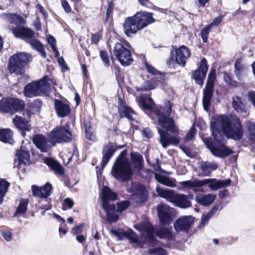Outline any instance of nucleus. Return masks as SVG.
<instances>
[{
    "mask_svg": "<svg viewBox=\"0 0 255 255\" xmlns=\"http://www.w3.org/2000/svg\"><path fill=\"white\" fill-rule=\"evenodd\" d=\"M190 51L186 46H181L179 48L175 50V61L182 67L185 66L186 60L188 58L190 57Z\"/></svg>",
    "mask_w": 255,
    "mask_h": 255,
    "instance_id": "nucleus-21",
    "label": "nucleus"
},
{
    "mask_svg": "<svg viewBox=\"0 0 255 255\" xmlns=\"http://www.w3.org/2000/svg\"><path fill=\"white\" fill-rule=\"evenodd\" d=\"M138 106L143 111H151L158 117L156 123L157 129L159 134V142L164 148L169 144L177 145L180 141L178 135L179 129L172 118L170 117L173 104L169 101H165L163 106L152 108L154 104L149 95H143L138 100Z\"/></svg>",
    "mask_w": 255,
    "mask_h": 255,
    "instance_id": "nucleus-1",
    "label": "nucleus"
},
{
    "mask_svg": "<svg viewBox=\"0 0 255 255\" xmlns=\"http://www.w3.org/2000/svg\"><path fill=\"white\" fill-rule=\"evenodd\" d=\"M208 69V65L207 61L204 58L201 60L200 65L198 68L192 73V78L197 84L200 86L203 85Z\"/></svg>",
    "mask_w": 255,
    "mask_h": 255,
    "instance_id": "nucleus-15",
    "label": "nucleus"
},
{
    "mask_svg": "<svg viewBox=\"0 0 255 255\" xmlns=\"http://www.w3.org/2000/svg\"><path fill=\"white\" fill-rule=\"evenodd\" d=\"M72 134L68 128L63 126L57 127L49 134L50 140L56 143H66L71 141Z\"/></svg>",
    "mask_w": 255,
    "mask_h": 255,
    "instance_id": "nucleus-13",
    "label": "nucleus"
},
{
    "mask_svg": "<svg viewBox=\"0 0 255 255\" xmlns=\"http://www.w3.org/2000/svg\"><path fill=\"white\" fill-rule=\"evenodd\" d=\"M166 252L161 248H155L149 249L144 255H166Z\"/></svg>",
    "mask_w": 255,
    "mask_h": 255,
    "instance_id": "nucleus-43",
    "label": "nucleus"
},
{
    "mask_svg": "<svg viewBox=\"0 0 255 255\" xmlns=\"http://www.w3.org/2000/svg\"><path fill=\"white\" fill-rule=\"evenodd\" d=\"M196 129L195 128L192 127L190 128V130L187 133L185 137V140L189 141L192 140L195 134Z\"/></svg>",
    "mask_w": 255,
    "mask_h": 255,
    "instance_id": "nucleus-53",
    "label": "nucleus"
},
{
    "mask_svg": "<svg viewBox=\"0 0 255 255\" xmlns=\"http://www.w3.org/2000/svg\"><path fill=\"white\" fill-rule=\"evenodd\" d=\"M130 205L129 202L128 201H124L117 204L116 206V211L121 213L123 211L126 210Z\"/></svg>",
    "mask_w": 255,
    "mask_h": 255,
    "instance_id": "nucleus-50",
    "label": "nucleus"
},
{
    "mask_svg": "<svg viewBox=\"0 0 255 255\" xmlns=\"http://www.w3.org/2000/svg\"><path fill=\"white\" fill-rule=\"evenodd\" d=\"M139 2L147 8H153L154 5L149 0H138Z\"/></svg>",
    "mask_w": 255,
    "mask_h": 255,
    "instance_id": "nucleus-60",
    "label": "nucleus"
},
{
    "mask_svg": "<svg viewBox=\"0 0 255 255\" xmlns=\"http://www.w3.org/2000/svg\"><path fill=\"white\" fill-rule=\"evenodd\" d=\"M83 224L76 225L71 229V233L73 235L80 234L83 230Z\"/></svg>",
    "mask_w": 255,
    "mask_h": 255,
    "instance_id": "nucleus-57",
    "label": "nucleus"
},
{
    "mask_svg": "<svg viewBox=\"0 0 255 255\" xmlns=\"http://www.w3.org/2000/svg\"><path fill=\"white\" fill-rule=\"evenodd\" d=\"M54 108L58 117L60 118H65L69 116L71 111L69 102L58 99L54 101Z\"/></svg>",
    "mask_w": 255,
    "mask_h": 255,
    "instance_id": "nucleus-20",
    "label": "nucleus"
},
{
    "mask_svg": "<svg viewBox=\"0 0 255 255\" xmlns=\"http://www.w3.org/2000/svg\"><path fill=\"white\" fill-rule=\"evenodd\" d=\"M0 234L3 239L6 241H10L11 240V233L8 231L1 230Z\"/></svg>",
    "mask_w": 255,
    "mask_h": 255,
    "instance_id": "nucleus-59",
    "label": "nucleus"
},
{
    "mask_svg": "<svg viewBox=\"0 0 255 255\" xmlns=\"http://www.w3.org/2000/svg\"><path fill=\"white\" fill-rule=\"evenodd\" d=\"M142 133L144 137L148 138H151L153 135L150 129L148 128L143 129Z\"/></svg>",
    "mask_w": 255,
    "mask_h": 255,
    "instance_id": "nucleus-62",
    "label": "nucleus"
},
{
    "mask_svg": "<svg viewBox=\"0 0 255 255\" xmlns=\"http://www.w3.org/2000/svg\"><path fill=\"white\" fill-rule=\"evenodd\" d=\"M103 209L106 212L107 220L109 222L114 223L119 219V215L116 214V206L115 205L103 207Z\"/></svg>",
    "mask_w": 255,
    "mask_h": 255,
    "instance_id": "nucleus-28",
    "label": "nucleus"
},
{
    "mask_svg": "<svg viewBox=\"0 0 255 255\" xmlns=\"http://www.w3.org/2000/svg\"><path fill=\"white\" fill-rule=\"evenodd\" d=\"M41 188L42 198H47L50 196L51 191L52 189V185L49 183H46L44 186Z\"/></svg>",
    "mask_w": 255,
    "mask_h": 255,
    "instance_id": "nucleus-46",
    "label": "nucleus"
},
{
    "mask_svg": "<svg viewBox=\"0 0 255 255\" xmlns=\"http://www.w3.org/2000/svg\"><path fill=\"white\" fill-rule=\"evenodd\" d=\"M127 150H123L116 158L111 173L117 180L123 182L129 180L133 174V170L128 158Z\"/></svg>",
    "mask_w": 255,
    "mask_h": 255,
    "instance_id": "nucleus-4",
    "label": "nucleus"
},
{
    "mask_svg": "<svg viewBox=\"0 0 255 255\" xmlns=\"http://www.w3.org/2000/svg\"><path fill=\"white\" fill-rule=\"evenodd\" d=\"M131 163L134 168L141 170L143 167V159L142 156L137 152H132L130 153Z\"/></svg>",
    "mask_w": 255,
    "mask_h": 255,
    "instance_id": "nucleus-31",
    "label": "nucleus"
},
{
    "mask_svg": "<svg viewBox=\"0 0 255 255\" xmlns=\"http://www.w3.org/2000/svg\"><path fill=\"white\" fill-rule=\"evenodd\" d=\"M13 34L17 37L22 39L28 43L31 47L39 53L43 58H45L46 53L41 42L35 38L34 32L24 26H17L11 29Z\"/></svg>",
    "mask_w": 255,
    "mask_h": 255,
    "instance_id": "nucleus-6",
    "label": "nucleus"
},
{
    "mask_svg": "<svg viewBox=\"0 0 255 255\" xmlns=\"http://www.w3.org/2000/svg\"><path fill=\"white\" fill-rule=\"evenodd\" d=\"M216 75L214 71L210 72L205 88L203 89L202 104L204 109L208 112L210 109L214 91V81Z\"/></svg>",
    "mask_w": 255,
    "mask_h": 255,
    "instance_id": "nucleus-11",
    "label": "nucleus"
},
{
    "mask_svg": "<svg viewBox=\"0 0 255 255\" xmlns=\"http://www.w3.org/2000/svg\"><path fill=\"white\" fill-rule=\"evenodd\" d=\"M153 13L146 11L137 12L134 15L126 18L123 24L125 33L127 36H131L137 31L141 30L155 21Z\"/></svg>",
    "mask_w": 255,
    "mask_h": 255,
    "instance_id": "nucleus-3",
    "label": "nucleus"
},
{
    "mask_svg": "<svg viewBox=\"0 0 255 255\" xmlns=\"http://www.w3.org/2000/svg\"><path fill=\"white\" fill-rule=\"evenodd\" d=\"M48 77L45 76L36 82L27 84L24 88L23 93L27 98H33L44 93L47 88Z\"/></svg>",
    "mask_w": 255,
    "mask_h": 255,
    "instance_id": "nucleus-10",
    "label": "nucleus"
},
{
    "mask_svg": "<svg viewBox=\"0 0 255 255\" xmlns=\"http://www.w3.org/2000/svg\"><path fill=\"white\" fill-rule=\"evenodd\" d=\"M131 48L130 44L126 41L117 42L115 45L114 55L123 66L130 65L133 61L130 50Z\"/></svg>",
    "mask_w": 255,
    "mask_h": 255,
    "instance_id": "nucleus-8",
    "label": "nucleus"
},
{
    "mask_svg": "<svg viewBox=\"0 0 255 255\" xmlns=\"http://www.w3.org/2000/svg\"><path fill=\"white\" fill-rule=\"evenodd\" d=\"M18 159V165H26L29 161L30 156L27 150L20 149L16 154Z\"/></svg>",
    "mask_w": 255,
    "mask_h": 255,
    "instance_id": "nucleus-38",
    "label": "nucleus"
},
{
    "mask_svg": "<svg viewBox=\"0 0 255 255\" xmlns=\"http://www.w3.org/2000/svg\"><path fill=\"white\" fill-rule=\"evenodd\" d=\"M172 210L173 208L167 205L161 204L157 206L159 219L162 225H168L171 223Z\"/></svg>",
    "mask_w": 255,
    "mask_h": 255,
    "instance_id": "nucleus-16",
    "label": "nucleus"
},
{
    "mask_svg": "<svg viewBox=\"0 0 255 255\" xmlns=\"http://www.w3.org/2000/svg\"><path fill=\"white\" fill-rule=\"evenodd\" d=\"M119 113L121 117L127 118L131 121H133L132 115H134V112L129 107L124 106L119 109Z\"/></svg>",
    "mask_w": 255,
    "mask_h": 255,
    "instance_id": "nucleus-40",
    "label": "nucleus"
},
{
    "mask_svg": "<svg viewBox=\"0 0 255 255\" xmlns=\"http://www.w3.org/2000/svg\"><path fill=\"white\" fill-rule=\"evenodd\" d=\"M218 167L217 163L210 162H203L201 165V169L203 171V176H209L212 170H216Z\"/></svg>",
    "mask_w": 255,
    "mask_h": 255,
    "instance_id": "nucleus-34",
    "label": "nucleus"
},
{
    "mask_svg": "<svg viewBox=\"0 0 255 255\" xmlns=\"http://www.w3.org/2000/svg\"><path fill=\"white\" fill-rule=\"evenodd\" d=\"M61 4L65 12H66L67 13H69L70 12L71 10V7L69 5L68 2L66 0H63L61 2Z\"/></svg>",
    "mask_w": 255,
    "mask_h": 255,
    "instance_id": "nucleus-63",
    "label": "nucleus"
},
{
    "mask_svg": "<svg viewBox=\"0 0 255 255\" xmlns=\"http://www.w3.org/2000/svg\"><path fill=\"white\" fill-rule=\"evenodd\" d=\"M224 79L229 85H235V82L233 80L232 75L227 72L224 73Z\"/></svg>",
    "mask_w": 255,
    "mask_h": 255,
    "instance_id": "nucleus-52",
    "label": "nucleus"
},
{
    "mask_svg": "<svg viewBox=\"0 0 255 255\" xmlns=\"http://www.w3.org/2000/svg\"><path fill=\"white\" fill-rule=\"evenodd\" d=\"M25 107L24 102L14 98H3L0 101V111L11 114L22 110Z\"/></svg>",
    "mask_w": 255,
    "mask_h": 255,
    "instance_id": "nucleus-12",
    "label": "nucleus"
},
{
    "mask_svg": "<svg viewBox=\"0 0 255 255\" xmlns=\"http://www.w3.org/2000/svg\"><path fill=\"white\" fill-rule=\"evenodd\" d=\"M231 180L226 179L225 180H217L215 178H210L202 180V187L205 185H208L210 188L213 191L217 190L221 188L226 187L231 184Z\"/></svg>",
    "mask_w": 255,
    "mask_h": 255,
    "instance_id": "nucleus-19",
    "label": "nucleus"
},
{
    "mask_svg": "<svg viewBox=\"0 0 255 255\" xmlns=\"http://www.w3.org/2000/svg\"><path fill=\"white\" fill-rule=\"evenodd\" d=\"M86 137L90 140H95L96 139L95 135L94 133L93 128L88 129L85 130Z\"/></svg>",
    "mask_w": 255,
    "mask_h": 255,
    "instance_id": "nucleus-58",
    "label": "nucleus"
},
{
    "mask_svg": "<svg viewBox=\"0 0 255 255\" xmlns=\"http://www.w3.org/2000/svg\"><path fill=\"white\" fill-rule=\"evenodd\" d=\"M223 16L220 15L218 17H216L214 20L208 25H211V27L213 26H218L222 21Z\"/></svg>",
    "mask_w": 255,
    "mask_h": 255,
    "instance_id": "nucleus-61",
    "label": "nucleus"
},
{
    "mask_svg": "<svg viewBox=\"0 0 255 255\" xmlns=\"http://www.w3.org/2000/svg\"><path fill=\"white\" fill-rule=\"evenodd\" d=\"M100 56L105 66L108 67L109 66L110 61L108 53L106 51H101L100 52Z\"/></svg>",
    "mask_w": 255,
    "mask_h": 255,
    "instance_id": "nucleus-51",
    "label": "nucleus"
},
{
    "mask_svg": "<svg viewBox=\"0 0 255 255\" xmlns=\"http://www.w3.org/2000/svg\"><path fill=\"white\" fill-rule=\"evenodd\" d=\"M245 66L242 64L241 61L237 59L235 62V74L239 79L242 77L245 71Z\"/></svg>",
    "mask_w": 255,
    "mask_h": 255,
    "instance_id": "nucleus-42",
    "label": "nucleus"
},
{
    "mask_svg": "<svg viewBox=\"0 0 255 255\" xmlns=\"http://www.w3.org/2000/svg\"><path fill=\"white\" fill-rule=\"evenodd\" d=\"M32 141L37 148L42 152H47L51 148L52 141L43 134H36L32 137Z\"/></svg>",
    "mask_w": 255,
    "mask_h": 255,
    "instance_id": "nucleus-17",
    "label": "nucleus"
},
{
    "mask_svg": "<svg viewBox=\"0 0 255 255\" xmlns=\"http://www.w3.org/2000/svg\"><path fill=\"white\" fill-rule=\"evenodd\" d=\"M155 179L160 183L170 187H176L175 180L170 179L167 176H164L160 174H155Z\"/></svg>",
    "mask_w": 255,
    "mask_h": 255,
    "instance_id": "nucleus-37",
    "label": "nucleus"
},
{
    "mask_svg": "<svg viewBox=\"0 0 255 255\" xmlns=\"http://www.w3.org/2000/svg\"><path fill=\"white\" fill-rule=\"evenodd\" d=\"M154 87L149 81H144V84L140 87H137L135 88L137 92L140 91H147L148 90H152Z\"/></svg>",
    "mask_w": 255,
    "mask_h": 255,
    "instance_id": "nucleus-48",
    "label": "nucleus"
},
{
    "mask_svg": "<svg viewBox=\"0 0 255 255\" xmlns=\"http://www.w3.org/2000/svg\"><path fill=\"white\" fill-rule=\"evenodd\" d=\"M0 17L10 23L22 24L24 23V18L17 14L3 13L0 15Z\"/></svg>",
    "mask_w": 255,
    "mask_h": 255,
    "instance_id": "nucleus-27",
    "label": "nucleus"
},
{
    "mask_svg": "<svg viewBox=\"0 0 255 255\" xmlns=\"http://www.w3.org/2000/svg\"><path fill=\"white\" fill-rule=\"evenodd\" d=\"M31 189H32V194H33V196L42 198V194H41V191L40 188H39L35 185H32L31 186Z\"/></svg>",
    "mask_w": 255,
    "mask_h": 255,
    "instance_id": "nucleus-56",
    "label": "nucleus"
},
{
    "mask_svg": "<svg viewBox=\"0 0 255 255\" xmlns=\"http://www.w3.org/2000/svg\"><path fill=\"white\" fill-rule=\"evenodd\" d=\"M28 203V199H21L19 201V205L14 214V216L17 217L18 215H24L27 211Z\"/></svg>",
    "mask_w": 255,
    "mask_h": 255,
    "instance_id": "nucleus-39",
    "label": "nucleus"
},
{
    "mask_svg": "<svg viewBox=\"0 0 255 255\" xmlns=\"http://www.w3.org/2000/svg\"><path fill=\"white\" fill-rule=\"evenodd\" d=\"M44 162L56 174L62 175L64 173V170L61 165L55 160L47 158L45 159Z\"/></svg>",
    "mask_w": 255,
    "mask_h": 255,
    "instance_id": "nucleus-32",
    "label": "nucleus"
},
{
    "mask_svg": "<svg viewBox=\"0 0 255 255\" xmlns=\"http://www.w3.org/2000/svg\"><path fill=\"white\" fill-rule=\"evenodd\" d=\"M232 106L234 110L238 113H244L247 112L246 106L239 97L233 98Z\"/></svg>",
    "mask_w": 255,
    "mask_h": 255,
    "instance_id": "nucleus-35",
    "label": "nucleus"
},
{
    "mask_svg": "<svg viewBox=\"0 0 255 255\" xmlns=\"http://www.w3.org/2000/svg\"><path fill=\"white\" fill-rule=\"evenodd\" d=\"M156 191L160 197L166 199L177 207L182 209L191 207V201L194 199V195L192 194H178L173 190L163 189L159 187L156 188Z\"/></svg>",
    "mask_w": 255,
    "mask_h": 255,
    "instance_id": "nucleus-5",
    "label": "nucleus"
},
{
    "mask_svg": "<svg viewBox=\"0 0 255 255\" xmlns=\"http://www.w3.org/2000/svg\"><path fill=\"white\" fill-rule=\"evenodd\" d=\"M216 195L213 194L199 195L195 197L196 201L200 205L207 206L211 204L215 200Z\"/></svg>",
    "mask_w": 255,
    "mask_h": 255,
    "instance_id": "nucleus-30",
    "label": "nucleus"
},
{
    "mask_svg": "<svg viewBox=\"0 0 255 255\" xmlns=\"http://www.w3.org/2000/svg\"><path fill=\"white\" fill-rule=\"evenodd\" d=\"M156 235L160 239L171 241L173 239V236L170 228L164 227L159 229L155 232Z\"/></svg>",
    "mask_w": 255,
    "mask_h": 255,
    "instance_id": "nucleus-36",
    "label": "nucleus"
},
{
    "mask_svg": "<svg viewBox=\"0 0 255 255\" xmlns=\"http://www.w3.org/2000/svg\"><path fill=\"white\" fill-rule=\"evenodd\" d=\"M117 149L116 144L113 142H109L104 146L102 150L103 157L101 164L103 169L107 165Z\"/></svg>",
    "mask_w": 255,
    "mask_h": 255,
    "instance_id": "nucleus-22",
    "label": "nucleus"
},
{
    "mask_svg": "<svg viewBox=\"0 0 255 255\" xmlns=\"http://www.w3.org/2000/svg\"><path fill=\"white\" fill-rule=\"evenodd\" d=\"M112 232L118 238L119 240H122L121 235H123L129 241L130 243L136 244L138 245L139 244V242L137 238L136 233L131 229H128L127 232L123 233H120L116 230H113Z\"/></svg>",
    "mask_w": 255,
    "mask_h": 255,
    "instance_id": "nucleus-26",
    "label": "nucleus"
},
{
    "mask_svg": "<svg viewBox=\"0 0 255 255\" xmlns=\"http://www.w3.org/2000/svg\"><path fill=\"white\" fill-rule=\"evenodd\" d=\"M134 228L140 232L147 243L151 245H155L157 240L154 235V229L152 225L148 222H142L134 225Z\"/></svg>",
    "mask_w": 255,
    "mask_h": 255,
    "instance_id": "nucleus-14",
    "label": "nucleus"
},
{
    "mask_svg": "<svg viewBox=\"0 0 255 255\" xmlns=\"http://www.w3.org/2000/svg\"><path fill=\"white\" fill-rule=\"evenodd\" d=\"M12 122L15 127L20 131L23 136L25 135L26 131H29L31 129L29 122L21 116H15L12 119Z\"/></svg>",
    "mask_w": 255,
    "mask_h": 255,
    "instance_id": "nucleus-23",
    "label": "nucleus"
},
{
    "mask_svg": "<svg viewBox=\"0 0 255 255\" xmlns=\"http://www.w3.org/2000/svg\"><path fill=\"white\" fill-rule=\"evenodd\" d=\"M212 119L214 121L211 122L210 128L214 139L207 137L203 139V141L214 156L224 159L233 153V151L222 142L217 140V134L219 132L217 126L221 125L222 131L227 137L239 140L243 135L242 125L240 119L236 117L219 115Z\"/></svg>",
    "mask_w": 255,
    "mask_h": 255,
    "instance_id": "nucleus-2",
    "label": "nucleus"
},
{
    "mask_svg": "<svg viewBox=\"0 0 255 255\" xmlns=\"http://www.w3.org/2000/svg\"><path fill=\"white\" fill-rule=\"evenodd\" d=\"M47 42L50 44L53 51L55 54V56H58L59 55V52L56 48L55 38L53 36L49 35L47 37Z\"/></svg>",
    "mask_w": 255,
    "mask_h": 255,
    "instance_id": "nucleus-47",
    "label": "nucleus"
},
{
    "mask_svg": "<svg viewBox=\"0 0 255 255\" xmlns=\"http://www.w3.org/2000/svg\"><path fill=\"white\" fill-rule=\"evenodd\" d=\"M145 67L148 72L153 75H156L160 74V72L157 70L154 67L146 62L145 64Z\"/></svg>",
    "mask_w": 255,
    "mask_h": 255,
    "instance_id": "nucleus-55",
    "label": "nucleus"
},
{
    "mask_svg": "<svg viewBox=\"0 0 255 255\" xmlns=\"http://www.w3.org/2000/svg\"><path fill=\"white\" fill-rule=\"evenodd\" d=\"M211 28V25H207L201 30V36L204 43H207L208 42V35Z\"/></svg>",
    "mask_w": 255,
    "mask_h": 255,
    "instance_id": "nucleus-49",
    "label": "nucleus"
},
{
    "mask_svg": "<svg viewBox=\"0 0 255 255\" xmlns=\"http://www.w3.org/2000/svg\"><path fill=\"white\" fill-rule=\"evenodd\" d=\"M32 59L31 55L26 52H17L8 59L7 69L10 74L17 76L24 74L26 65Z\"/></svg>",
    "mask_w": 255,
    "mask_h": 255,
    "instance_id": "nucleus-7",
    "label": "nucleus"
},
{
    "mask_svg": "<svg viewBox=\"0 0 255 255\" xmlns=\"http://www.w3.org/2000/svg\"><path fill=\"white\" fill-rule=\"evenodd\" d=\"M195 218L191 216H186L179 218L174 224V227L177 232H186L194 224Z\"/></svg>",
    "mask_w": 255,
    "mask_h": 255,
    "instance_id": "nucleus-18",
    "label": "nucleus"
},
{
    "mask_svg": "<svg viewBox=\"0 0 255 255\" xmlns=\"http://www.w3.org/2000/svg\"><path fill=\"white\" fill-rule=\"evenodd\" d=\"M127 191L130 194L132 200L138 206L143 205L148 198L147 189L143 185L138 182H131Z\"/></svg>",
    "mask_w": 255,
    "mask_h": 255,
    "instance_id": "nucleus-9",
    "label": "nucleus"
},
{
    "mask_svg": "<svg viewBox=\"0 0 255 255\" xmlns=\"http://www.w3.org/2000/svg\"><path fill=\"white\" fill-rule=\"evenodd\" d=\"M222 206L220 204L214 206L207 214L203 215L201 218V221L199 225L198 226V228H202L204 227L207 224H208L212 216L214 215L219 209L222 210Z\"/></svg>",
    "mask_w": 255,
    "mask_h": 255,
    "instance_id": "nucleus-29",
    "label": "nucleus"
},
{
    "mask_svg": "<svg viewBox=\"0 0 255 255\" xmlns=\"http://www.w3.org/2000/svg\"><path fill=\"white\" fill-rule=\"evenodd\" d=\"M118 198V195L113 192L107 186H104L102 190V206L107 207V206L112 205L109 203V201H114Z\"/></svg>",
    "mask_w": 255,
    "mask_h": 255,
    "instance_id": "nucleus-24",
    "label": "nucleus"
},
{
    "mask_svg": "<svg viewBox=\"0 0 255 255\" xmlns=\"http://www.w3.org/2000/svg\"><path fill=\"white\" fill-rule=\"evenodd\" d=\"M9 183L5 179H0V204L3 202V198L7 192Z\"/></svg>",
    "mask_w": 255,
    "mask_h": 255,
    "instance_id": "nucleus-41",
    "label": "nucleus"
},
{
    "mask_svg": "<svg viewBox=\"0 0 255 255\" xmlns=\"http://www.w3.org/2000/svg\"><path fill=\"white\" fill-rule=\"evenodd\" d=\"M42 106V102L40 100L36 99L31 104V107L35 111H39Z\"/></svg>",
    "mask_w": 255,
    "mask_h": 255,
    "instance_id": "nucleus-54",
    "label": "nucleus"
},
{
    "mask_svg": "<svg viewBox=\"0 0 255 255\" xmlns=\"http://www.w3.org/2000/svg\"><path fill=\"white\" fill-rule=\"evenodd\" d=\"M202 180L198 179L194 180H189L184 181H181L179 183L180 186L178 187L179 190H183L185 189H193L194 191H196L195 188L202 187Z\"/></svg>",
    "mask_w": 255,
    "mask_h": 255,
    "instance_id": "nucleus-25",
    "label": "nucleus"
},
{
    "mask_svg": "<svg viewBox=\"0 0 255 255\" xmlns=\"http://www.w3.org/2000/svg\"><path fill=\"white\" fill-rule=\"evenodd\" d=\"M247 127L249 131V139L252 141H255V124L248 122Z\"/></svg>",
    "mask_w": 255,
    "mask_h": 255,
    "instance_id": "nucleus-44",
    "label": "nucleus"
},
{
    "mask_svg": "<svg viewBox=\"0 0 255 255\" xmlns=\"http://www.w3.org/2000/svg\"><path fill=\"white\" fill-rule=\"evenodd\" d=\"M248 97L250 101L253 105L255 107V92H250L248 94Z\"/></svg>",
    "mask_w": 255,
    "mask_h": 255,
    "instance_id": "nucleus-64",
    "label": "nucleus"
},
{
    "mask_svg": "<svg viewBox=\"0 0 255 255\" xmlns=\"http://www.w3.org/2000/svg\"><path fill=\"white\" fill-rule=\"evenodd\" d=\"M12 137L13 132L10 129L5 128L0 130V140L3 142L12 144L14 142Z\"/></svg>",
    "mask_w": 255,
    "mask_h": 255,
    "instance_id": "nucleus-33",
    "label": "nucleus"
},
{
    "mask_svg": "<svg viewBox=\"0 0 255 255\" xmlns=\"http://www.w3.org/2000/svg\"><path fill=\"white\" fill-rule=\"evenodd\" d=\"M41 188L42 198H47L50 196L51 191L52 189V185L49 183H46L44 186Z\"/></svg>",
    "mask_w": 255,
    "mask_h": 255,
    "instance_id": "nucleus-45",
    "label": "nucleus"
}]
</instances>
